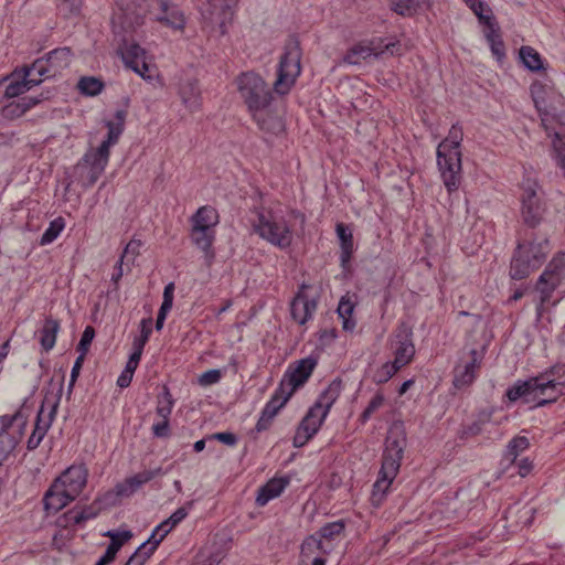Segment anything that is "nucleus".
<instances>
[{"label":"nucleus","instance_id":"nucleus-11","mask_svg":"<svg viewBox=\"0 0 565 565\" xmlns=\"http://www.w3.org/2000/svg\"><path fill=\"white\" fill-rule=\"evenodd\" d=\"M110 151L105 146L89 149L83 159L77 163L76 170L79 173L84 186H92L104 173Z\"/></svg>","mask_w":565,"mask_h":565},{"label":"nucleus","instance_id":"nucleus-37","mask_svg":"<svg viewBox=\"0 0 565 565\" xmlns=\"http://www.w3.org/2000/svg\"><path fill=\"white\" fill-rule=\"evenodd\" d=\"M60 330V323L57 320L46 318L44 326L41 330V345L45 351L51 350L55 345L56 335Z\"/></svg>","mask_w":565,"mask_h":565},{"label":"nucleus","instance_id":"nucleus-9","mask_svg":"<svg viewBox=\"0 0 565 565\" xmlns=\"http://www.w3.org/2000/svg\"><path fill=\"white\" fill-rule=\"evenodd\" d=\"M26 416L21 411L0 417V459L6 461L24 435Z\"/></svg>","mask_w":565,"mask_h":565},{"label":"nucleus","instance_id":"nucleus-58","mask_svg":"<svg viewBox=\"0 0 565 565\" xmlns=\"http://www.w3.org/2000/svg\"><path fill=\"white\" fill-rule=\"evenodd\" d=\"M141 242L138 239H131L125 247L119 260L124 263L125 259L134 262L139 255Z\"/></svg>","mask_w":565,"mask_h":565},{"label":"nucleus","instance_id":"nucleus-10","mask_svg":"<svg viewBox=\"0 0 565 565\" xmlns=\"http://www.w3.org/2000/svg\"><path fill=\"white\" fill-rule=\"evenodd\" d=\"M556 385L557 383L545 373L526 381H518L507 391V397L510 402L522 398L525 403H530L540 395H545L547 391H554Z\"/></svg>","mask_w":565,"mask_h":565},{"label":"nucleus","instance_id":"nucleus-20","mask_svg":"<svg viewBox=\"0 0 565 565\" xmlns=\"http://www.w3.org/2000/svg\"><path fill=\"white\" fill-rule=\"evenodd\" d=\"M483 359V351L472 349L469 356L462 359L455 369L454 385L457 388L467 387L472 384L476 379V372L480 367Z\"/></svg>","mask_w":565,"mask_h":565},{"label":"nucleus","instance_id":"nucleus-29","mask_svg":"<svg viewBox=\"0 0 565 565\" xmlns=\"http://www.w3.org/2000/svg\"><path fill=\"white\" fill-rule=\"evenodd\" d=\"M288 484V480L274 478L258 490L256 503L259 507L266 505L270 500L279 497Z\"/></svg>","mask_w":565,"mask_h":565},{"label":"nucleus","instance_id":"nucleus-63","mask_svg":"<svg viewBox=\"0 0 565 565\" xmlns=\"http://www.w3.org/2000/svg\"><path fill=\"white\" fill-rule=\"evenodd\" d=\"M119 551V544L118 543H110L104 554V556H102L99 558V561L96 563V565H107L108 563H110L117 552Z\"/></svg>","mask_w":565,"mask_h":565},{"label":"nucleus","instance_id":"nucleus-64","mask_svg":"<svg viewBox=\"0 0 565 565\" xmlns=\"http://www.w3.org/2000/svg\"><path fill=\"white\" fill-rule=\"evenodd\" d=\"M105 535L110 537V540H111L110 543H118L119 548L122 546V544L125 542H127L132 536L131 532H129V531H122V532L108 531Z\"/></svg>","mask_w":565,"mask_h":565},{"label":"nucleus","instance_id":"nucleus-57","mask_svg":"<svg viewBox=\"0 0 565 565\" xmlns=\"http://www.w3.org/2000/svg\"><path fill=\"white\" fill-rule=\"evenodd\" d=\"M141 334L138 340L135 341V349L142 351L146 342L148 341L150 334H151V324L152 320L151 318L141 320Z\"/></svg>","mask_w":565,"mask_h":565},{"label":"nucleus","instance_id":"nucleus-3","mask_svg":"<svg viewBox=\"0 0 565 565\" xmlns=\"http://www.w3.org/2000/svg\"><path fill=\"white\" fill-rule=\"evenodd\" d=\"M252 227L262 239L276 247L287 248L292 243V231L280 207L263 206L256 210Z\"/></svg>","mask_w":565,"mask_h":565},{"label":"nucleus","instance_id":"nucleus-39","mask_svg":"<svg viewBox=\"0 0 565 565\" xmlns=\"http://www.w3.org/2000/svg\"><path fill=\"white\" fill-rule=\"evenodd\" d=\"M173 291H174V284L170 282L164 287L163 290V301L161 303V307L158 312L157 321H156V329L159 331L162 329L166 317L170 309L172 308L173 303Z\"/></svg>","mask_w":565,"mask_h":565},{"label":"nucleus","instance_id":"nucleus-18","mask_svg":"<svg viewBox=\"0 0 565 565\" xmlns=\"http://www.w3.org/2000/svg\"><path fill=\"white\" fill-rule=\"evenodd\" d=\"M316 364L317 361L315 359L307 358L298 361L295 366L289 367L280 382L282 391L286 390L287 394L292 395L299 386L306 383Z\"/></svg>","mask_w":565,"mask_h":565},{"label":"nucleus","instance_id":"nucleus-21","mask_svg":"<svg viewBox=\"0 0 565 565\" xmlns=\"http://www.w3.org/2000/svg\"><path fill=\"white\" fill-rule=\"evenodd\" d=\"M326 417L327 415L319 411V407H310L296 430L294 446H305L317 434Z\"/></svg>","mask_w":565,"mask_h":565},{"label":"nucleus","instance_id":"nucleus-54","mask_svg":"<svg viewBox=\"0 0 565 565\" xmlns=\"http://www.w3.org/2000/svg\"><path fill=\"white\" fill-rule=\"evenodd\" d=\"M157 550V546L150 544V541L142 543L139 548L131 555L139 565H145L146 561Z\"/></svg>","mask_w":565,"mask_h":565},{"label":"nucleus","instance_id":"nucleus-34","mask_svg":"<svg viewBox=\"0 0 565 565\" xmlns=\"http://www.w3.org/2000/svg\"><path fill=\"white\" fill-rule=\"evenodd\" d=\"M484 35L491 51L498 60H501L504 56V44L500 35V28L495 21H488Z\"/></svg>","mask_w":565,"mask_h":565},{"label":"nucleus","instance_id":"nucleus-13","mask_svg":"<svg viewBox=\"0 0 565 565\" xmlns=\"http://www.w3.org/2000/svg\"><path fill=\"white\" fill-rule=\"evenodd\" d=\"M61 394L56 397H46L39 409L34 429L28 439L26 447L29 450L36 449L47 430L50 429L60 404Z\"/></svg>","mask_w":565,"mask_h":565},{"label":"nucleus","instance_id":"nucleus-1","mask_svg":"<svg viewBox=\"0 0 565 565\" xmlns=\"http://www.w3.org/2000/svg\"><path fill=\"white\" fill-rule=\"evenodd\" d=\"M86 483L87 470L84 466L68 467L45 492L44 509L47 513H57L81 494Z\"/></svg>","mask_w":565,"mask_h":565},{"label":"nucleus","instance_id":"nucleus-40","mask_svg":"<svg viewBox=\"0 0 565 565\" xmlns=\"http://www.w3.org/2000/svg\"><path fill=\"white\" fill-rule=\"evenodd\" d=\"M354 311V303L345 297H342L339 305L337 312L339 315V318L342 319V327L347 331H352L355 327V321L352 319V313Z\"/></svg>","mask_w":565,"mask_h":565},{"label":"nucleus","instance_id":"nucleus-52","mask_svg":"<svg viewBox=\"0 0 565 565\" xmlns=\"http://www.w3.org/2000/svg\"><path fill=\"white\" fill-rule=\"evenodd\" d=\"M558 285L559 284L552 285V282H550V279L547 278L544 281H542V275L540 276L536 282V290L540 292L541 306H543L551 299L553 291L556 289Z\"/></svg>","mask_w":565,"mask_h":565},{"label":"nucleus","instance_id":"nucleus-24","mask_svg":"<svg viewBox=\"0 0 565 565\" xmlns=\"http://www.w3.org/2000/svg\"><path fill=\"white\" fill-rule=\"evenodd\" d=\"M145 11L135 4H128L127 8H119L113 15L114 26H119L124 31L135 30L143 24Z\"/></svg>","mask_w":565,"mask_h":565},{"label":"nucleus","instance_id":"nucleus-8","mask_svg":"<svg viewBox=\"0 0 565 565\" xmlns=\"http://www.w3.org/2000/svg\"><path fill=\"white\" fill-rule=\"evenodd\" d=\"M300 60L301 50L298 43H289L279 62L277 79L274 83L276 93L284 95L291 89L301 71Z\"/></svg>","mask_w":565,"mask_h":565},{"label":"nucleus","instance_id":"nucleus-17","mask_svg":"<svg viewBox=\"0 0 565 565\" xmlns=\"http://www.w3.org/2000/svg\"><path fill=\"white\" fill-rule=\"evenodd\" d=\"M35 74L36 73L33 71L31 65L13 71L9 76L10 83L6 87L4 96L8 98H14L41 84L42 78L38 75L35 76Z\"/></svg>","mask_w":565,"mask_h":565},{"label":"nucleus","instance_id":"nucleus-31","mask_svg":"<svg viewBox=\"0 0 565 565\" xmlns=\"http://www.w3.org/2000/svg\"><path fill=\"white\" fill-rule=\"evenodd\" d=\"M260 129L277 134L282 130V121L279 116L271 111V109L264 108L258 113V116H252Z\"/></svg>","mask_w":565,"mask_h":565},{"label":"nucleus","instance_id":"nucleus-22","mask_svg":"<svg viewBox=\"0 0 565 565\" xmlns=\"http://www.w3.org/2000/svg\"><path fill=\"white\" fill-rule=\"evenodd\" d=\"M161 473V469L156 470H143L132 477L126 478L122 482L116 484L114 493L109 492L105 495V499L113 497H130L134 494L142 484L152 480L157 475Z\"/></svg>","mask_w":565,"mask_h":565},{"label":"nucleus","instance_id":"nucleus-27","mask_svg":"<svg viewBox=\"0 0 565 565\" xmlns=\"http://www.w3.org/2000/svg\"><path fill=\"white\" fill-rule=\"evenodd\" d=\"M190 222L191 228L215 231L216 225L220 223V215L213 206L204 205L198 209L191 216Z\"/></svg>","mask_w":565,"mask_h":565},{"label":"nucleus","instance_id":"nucleus-35","mask_svg":"<svg viewBox=\"0 0 565 565\" xmlns=\"http://www.w3.org/2000/svg\"><path fill=\"white\" fill-rule=\"evenodd\" d=\"M100 511L99 500L82 509L74 508L66 513V518L73 524H81L84 521L95 518Z\"/></svg>","mask_w":565,"mask_h":565},{"label":"nucleus","instance_id":"nucleus-45","mask_svg":"<svg viewBox=\"0 0 565 565\" xmlns=\"http://www.w3.org/2000/svg\"><path fill=\"white\" fill-rule=\"evenodd\" d=\"M462 129L454 125L448 136L438 145V148H441L443 150H460V143L462 141Z\"/></svg>","mask_w":565,"mask_h":565},{"label":"nucleus","instance_id":"nucleus-46","mask_svg":"<svg viewBox=\"0 0 565 565\" xmlns=\"http://www.w3.org/2000/svg\"><path fill=\"white\" fill-rule=\"evenodd\" d=\"M530 446L529 439L525 436L514 437L507 447L505 456L510 462H514L518 456L526 450Z\"/></svg>","mask_w":565,"mask_h":565},{"label":"nucleus","instance_id":"nucleus-60","mask_svg":"<svg viewBox=\"0 0 565 565\" xmlns=\"http://www.w3.org/2000/svg\"><path fill=\"white\" fill-rule=\"evenodd\" d=\"M95 337V330L93 327H86L78 343V351L82 355H86L88 348Z\"/></svg>","mask_w":565,"mask_h":565},{"label":"nucleus","instance_id":"nucleus-56","mask_svg":"<svg viewBox=\"0 0 565 565\" xmlns=\"http://www.w3.org/2000/svg\"><path fill=\"white\" fill-rule=\"evenodd\" d=\"M40 100L33 97L23 98L21 102H18L15 104H11L7 107L8 110H10L12 114L15 115H22L28 109L36 105Z\"/></svg>","mask_w":565,"mask_h":565},{"label":"nucleus","instance_id":"nucleus-19","mask_svg":"<svg viewBox=\"0 0 565 565\" xmlns=\"http://www.w3.org/2000/svg\"><path fill=\"white\" fill-rule=\"evenodd\" d=\"M122 61L127 67L140 75L143 79H152L149 73L148 55L145 49L139 44L129 42L125 43L121 49Z\"/></svg>","mask_w":565,"mask_h":565},{"label":"nucleus","instance_id":"nucleus-25","mask_svg":"<svg viewBox=\"0 0 565 565\" xmlns=\"http://www.w3.org/2000/svg\"><path fill=\"white\" fill-rule=\"evenodd\" d=\"M190 238L192 244L203 253L206 265L211 266L215 258L213 248L215 231L191 228Z\"/></svg>","mask_w":565,"mask_h":565},{"label":"nucleus","instance_id":"nucleus-50","mask_svg":"<svg viewBox=\"0 0 565 565\" xmlns=\"http://www.w3.org/2000/svg\"><path fill=\"white\" fill-rule=\"evenodd\" d=\"M63 228L64 221L61 217L53 220L46 231L42 234L40 244L47 245L52 243L61 234Z\"/></svg>","mask_w":565,"mask_h":565},{"label":"nucleus","instance_id":"nucleus-15","mask_svg":"<svg viewBox=\"0 0 565 565\" xmlns=\"http://www.w3.org/2000/svg\"><path fill=\"white\" fill-rule=\"evenodd\" d=\"M72 54L68 47H61L50 52L45 58L34 61L31 66L36 75L43 77H52L66 68L71 64Z\"/></svg>","mask_w":565,"mask_h":565},{"label":"nucleus","instance_id":"nucleus-33","mask_svg":"<svg viewBox=\"0 0 565 565\" xmlns=\"http://www.w3.org/2000/svg\"><path fill=\"white\" fill-rule=\"evenodd\" d=\"M341 392V382L333 381L329 384V386L322 392L319 396L318 401L315 403V407H319L323 414L328 415L330 408L338 399Z\"/></svg>","mask_w":565,"mask_h":565},{"label":"nucleus","instance_id":"nucleus-28","mask_svg":"<svg viewBox=\"0 0 565 565\" xmlns=\"http://www.w3.org/2000/svg\"><path fill=\"white\" fill-rule=\"evenodd\" d=\"M394 362L397 366H406L414 358L415 347L408 335H397L393 345Z\"/></svg>","mask_w":565,"mask_h":565},{"label":"nucleus","instance_id":"nucleus-42","mask_svg":"<svg viewBox=\"0 0 565 565\" xmlns=\"http://www.w3.org/2000/svg\"><path fill=\"white\" fill-rule=\"evenodd\" d=\"M520 58L524 66L531 71H540L543 68L541 55L531 46H522L520 49Z\"/></svg>","mask_w":565,"mask_h":565},{"label":"nucleus","instance_id":"nucleus-36","mask_svg":"<svg viewBox=\"0 0 565 565\" xmlns=\"http://www.w3.org/2000/svg\"><path fill=\"white\" fill-rule=\"evenodd\" d=\"M335 230L341 245V262L345 264L350 260L353 253V235L342 223L337 224Z\"/></svg>","mask_w":565,"mask_h":565},{"label":"nucleus","instance_id":"nucleus-47","mask_svg":"<svg viewBox=\"0 0 565 565\" xmlns=\"http://www.w3.org/2000/svg\"><path fill=\"white\" fill-rule=\"evenodd\" d=\"M402 367L397 366L394 361H388L382 364L374 373V381L376 383H386L391 380Z\"/></svg>","mask_w":565,"mask_h":565},{"label":"nucleus","instance_id":"nucleus-41","mask_svg":"<svg viewBox=\"0 0 565 565\" xmlns=\"http://www.w3.org/2000/svg\"><path fill=\"white\" fill-rule=\"evenodd\" d=\"M78 90L86 96H96L102 93L104 83L95 76L81 77L77 83Z\"/></svg>","mask_w":565,"mask_h":565},{"label":"nucleus","instance_id":"nucleus-26","mask_svg":"<svg viewBox=\"0 0 565 565\" xmlns=\"http://www.w3.org/2000/svg\"><path fill=\"white\" fill-rule=\"evenodd\" d=\"M162 14L157 17V20L164 25L174 30H182L185 24V18L182 11L175 6L171 4L169 0H156Z\"/></svg>","mask_w":565,"mask_h":565},{"label":"nucleus","instance_id":"nucleus-55","mask_svg":"<svg viewBox=\"0 0 565 565\" xmlns=\"http://www.w3.org/2000/svg\"><path fill=\"white\" fill-rule=\"evenodd\" d=\"M168 520L162 521L152 532L149 537L150 544H153L158 547L160 542L167 536V534L173 529L172 525L169 524Z\"/></svg>","mask_w":565,"mask_h":565},{"label":"nucleus","instance_id":"nucleus-14","mask_svg":"<svg viewBox=\"0 0 565 565\" xmlns=\"http://www.w3.org/2000/svg\"><path fill=\"white\" fill-rule=\"evenodd\" d=\"M236 3L237 0H209V7L203 13L204 20L212 29H217L221 35L226 34Z\"/></svg>","mask_w":565,"mask_h":565},{"label":"nucleus","instance_id":"nucleus-12","mask_svg":"<svg viewBox=\"0 0 565 565\" xmlns=\"http://www.w3.org/2000/svg\"><path fill=\"white\" fill-rule=\"evenodd\" d=\"M437 166L447 191H457L462 179L461 151L437 148Z\"/></svg>","mask_w":565,"mask_h":565},{"label":"nucleus","instance_id":"nucleus-43","mask_svg":"<svg viewBox=\"0 0 565 565\" xmlns=\"http://www.w3.org/2000/svg\"><path fill=\"white\" fill-rule=\"evenodd\" d=\"M329 551L330 550L323 545L322 540L316 535H309L301 544V553L303 556H311L317 552L327 555L329 554Z\"/></svg>","mask_w":565,"mask_h":565},{"label":"nucleus","instance_id":"nucleus-61","mask_svg":"<svg viewBox=\"0 0 565 565\" xmlns=\"http://www.w3.org/2000/svg\"><path fill=\"white\" fill-rule=\"evenodd\" d=\"M221 380V372L218 370H209L202 373L199 377V383L202 386H210Z\"/></svg>","mask_w":565,"mask_h":565},{"label":"nucleus","instance_id":"nucleus-32","mask_svg":"<svg viewBox=\"0 0 565 565\" xmlns=\"http://www.w3.org/2000/svg\"><path fill=\"white\" fill-rule=\"evenodd\" d=\"M565 277V254H558L548 263L547 267L542 274V281L546 278L550 279V282L561 284L562 279Z\"/></svg>","mask_w":565,"mask_h":565},{"label":"nucleus","instance_id":"nucleus-4","mask_svg":"<svg viewBox=\"0 0 565 565\" xmlns=\"http://www.w3.org/2000/svg\"><path fill=\"white\" fill-rule=\"evenodd\" d=\"M550 253L546 238L529 241L519 244L510 267L512 279H523L539 268Z\"/></svg>","mask_w":565,"mask_h":565},{"label":"nucleus","instance_id":"nucleus-38","mask_svg":"<svg viewBox=\"0 0 565 565\" xmlns=\"http://www.w3.org/2000/svg\"><path fill=\"white\" fill-rule=\"evenodd\" d=\"M291 397V394H287V391H282V386L279 384L278 390L275 392L270 401L266 404L263 413L265 416L275 417L280 408L285 406L288 399Z\"/></svg>","mask_w":565,"mask_h":565},{"label":"nucleus","instance_id":"nucleus-7","mask_svg":"<svg viewBox=\"0 0 565 565\" xmlns=\"http://www.w3.org/2000/svg\"><path fill=\"white\" fill-rule=\"evenodd\" d=\"M531 95L536 109L540 113L542 126L551 135L548 122L553 119L552 111L558 109L564 105V96L556 90L554 85L550 82H534L531 86Z\"/></svg>","mask_w":565,"mask_h":565},{"label":"nucleus","instance_id":"nucleus-44","mask_svg":"<svg viewBox=\"0 0 565 565\" xmlns=\"http://www.w3.org/2000/svg\"><path fill=\"white\" fill-rule=\"evenodd\" d=\"M473 13L478 17L479 22L486 25L488 21H494L491 9L482 0H465Z\"/></svg>","mask_w":565,"mask_h":565},{"label":"nucleus","instance_id":"nucleus-51","mask_svg":"<svg viewBox=\"0 0 565 565\" xmlns=\"http://www.w3.org/2000/svg\"><path fill=\"white\" fill-rule=\"evenodd\" d=\"M345 524L343 521H335L326 524L320 530V537L331 541L335 539L337 536L341 535L344 531Z\"/></svg>","mask_w":565,"mask_h":565},{"label":"nucleus","instance_id":"nucleus-5","mask_svg":"<svg viewBox=\"0 0 565 565\" xmlns=\"http://www.w3.org/2000/svg\"><path fill=\"white\" fill-rule=\"evenodd\" d=\"M237 90L252 116H258L264 108L270 107L271 92L267 83L256 73H242L236 78Z\"/></svg>","mask_w":565,"mask_h":565},{"label":"nucleus","instance_id":"nucleus-23","mask_svg":"<svg viewBox=\"0 0 565 565\" xmlns=\"http://www.w3.org/2000/svg\"><path fill=\"white\" fill-rule=\"evenodd\" d=\"M306 288H308L307 285H301L300 290L290 305L292 319L299 324H305L308 320H310L317 309V302L312 299H309L305 294Z\"/></svg>","mask_w":565,"mask_h":565},{"label":"nucleus","instance_id":"nucleus-2","mask_svg":"<svg viewBox=\"0 0 565 565\" xmlns=\"http://www.w3.org/2000/svg\"><path fill=\"white\" fill-rule=\"evenodd\" d=\"M405 446L406 437L403 430L399 427L392 428L386 437L379 478L373 486L372 499L376 503L382 501L392 482L396 478L399 471Z\"/></svg>","mask_w":565,"mask_h":565},{"label":"nucleus","instance_id":"nucleus-62","mask_svg":"<svg viewBox=\"0 0 565 565\" xmlns=\"http://www.w3.org/2000/svg\"><path fill=\"white\" fill-rule=\"evenodd\" d=\"M60 9L70 14H76L81 11L82 0H60Z\"/></svg>","mask_w":565,"mask_h":565},{"label":"nucleus","instance_id":"nucleus-16","mask_svg":"<svg viewBox=\"0 0 565 565\" xmlns=\"http://www.w3.org/2000/svg\"><path fill=\"white\" fill-rule=\"evenodd\" d=\"M396 46L395 43L383 44L381 39H374L367 42H360L353 45L344 55L343 61L351 65H358L362 61L366 60L370 56H381L386 51H391L393 54V49Z\"/></svg>","mask_w":565,"mask_h":565},{"label":"nucleus","instance_id":"nucleus-53","mask_svg":"<svg viewBox=\"0 0 565 565\" xmlns=\"http://www.w3.org/2000/svg\"><path fill=\"white\" fill-rule=\"evenodd\" d=\"M106 126L108 128L107 138L100 143V146H105L106 151H110V147L117 143L124 128H121L120 125H115L114 121H107Z\"/></svg>","mask_w":565,"mask_h":565},{"label":"nucleus","instance_id":"nucleus-30","mask_svg":"<svg viewBox=\"0 0 565 565\" xmlns=\"http://www.w3.org/2000/svg\"><path fill=\"white\" fill-rule=\"evenodd\" d=\"M179 95L181 97L182 104L186 108L191 110L196 109L199 107L200 99L198 81L189 78L180 83Z\"/></svg>","mask_w":565,"mask_h":565},{"label":"nucleus","instance_id":"nucleus-49","mask_svg":"<svg viewBox=\"0 0 565 565\" xmlns=\"http://www.w3.org/2000/svg\"><path fill=\"white\" fill-rule=\"evenodd\" d=\"M173 406V399L169 392L168 387H163V392L159 397L157 414L162 418V420H168Z\"/></svg>","mask_w":565,"mask_h":565},{"label":"nucleus","instance_id":"nucleus-59","mask_svg":"<svg viewBox=\"0 0 565 565\" xmlns=\"http://www.w3.org/2000/svg\"><path fill=\"white\" fill-rule=\"evenodd\" d=\"M383 404V394L377 393L376 395H374L373 398L370 401L367 407L361 415L362 422H366L372 416L373 413H375L380 407H382Z\"/></svg>","mask_w":565,"mask_h":565},{"label":"nucleus","instance_id":"nucleus-6","mask_svg":"<svg viewBox=\"0 0 565 565\" xmlns=\"http://www.w3.org/2000/svg\"><path fill=\"white\" fill-rule=\"evenodd\" d=\"M521 216L530 226H537L546 212V203L541 185L534 179H526L521 185Z\"/></svg>","mask_w":565,"mask_h":565},{"label":"nucleus","instance_id":"nucleus-48","mask_svg":"<svg viewBox=\"0 0 565 565\" xmlns=\"http://www.w3.org/2000/svg\"><path fill=\"white\" fill-rule=\"evenodd\" d=\"M393 10L401 15H413L420 8L419 0H394L392 4Z\"/></svg>","mask_w":565,"mask_h":565}]
</instances>
